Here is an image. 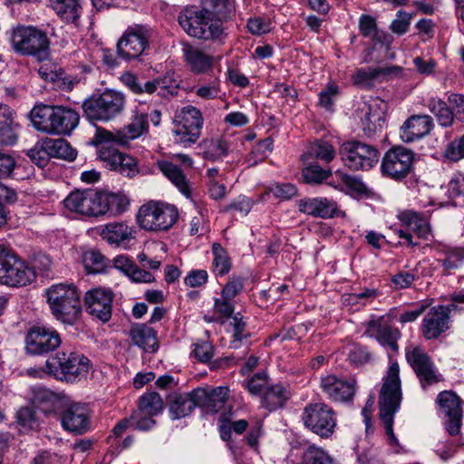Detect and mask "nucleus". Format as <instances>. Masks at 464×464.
Instances as JSON below:
<instances>
[{"label": "nucleus", "mask_w": 464, "mask_h": 464, "mask_svg": "<svg viewBox=\"0 0 464 464\" xmlns=\"http://www.w3.org/2000/svg\"><path fill=\"white\" fill-rule=\"evenodd\" d=\"M63 398V394L54 392L45 387L40 386L33 389V404L45 415L55 414L62 408Z\"/></svg>", "instance_id": "26"}, {"label": "nucleus", "mask_w": 464, "mask_h": 464, "mask_svg": "<svg viewBox=\"0 0 464 464\" xmlns=\"http://www.w3.org/2000/svg\"><path fill=\"white\" fill-rule=\"evenodd\" d=\"M402 67L397 65L360 68L353 73L352 81L361 88L371 89L374 86L375 81H387L392 77H400L402 76Z\"/></svg>", "instance_id": "22"}, {"label": "nucleus", "mask_w": 464, "mask_h": 464, "mask_svg": "<svg viewBox=\"0 0 464 464\" xmlns=\"http://www.w3.org/2000/svg\"><path fill=\"white\" fill-rule=\"evenodd\" d=\"M149 127L148 115L145 113L136 114L131 122L122 130L114 132L105 129H97L93 138L94 144L113 142L119 145H127L129 142L140 137Z\"/></svg>", "instance_id": "12"}, {"label": "nucleus", "mask_w": 464, "mask_h": 464, "mask_svg": "<svg viewBox=\"0 0 464 464\" xmlns=\"http://www.w3.org/2000/svg\"><path fill=\"white\" fill-rule=\"evenodd\" d=\"M414 152L403 146H393L382 159L381 171L386 178L395 181L406 179L413 169Z\"/></svg>", "instance_id": "11"}, {"label": "nucleus", "mask_w": 464, "mask_h": 464, "mask_svg": "<svg viewBox=\"0 0 464 464\" xmlns=\"http://www.w3.org/2000/svg\"><path fill=\"white\" fill-rule=\"evenodd\" d=\"M50 150L45 144V140L41 142H37L32 149H30L26 155L29 157L32 162L41 169L47 166L50 160Z\"/></svg>", "instance_id": "53"}, {"label": "nucleus", "mask_w": 464, "mask_h": 464, "mask_svg": "<svg viewBox=\"0 0 464 464\" xmlns=\"http://www.w3.org/2000/svg\"><path fill=\"white\" fill-rule=\"evenodd\" d=\"M136 234L133 226H129L125 222H111L102 228L100 236L111 245L121 246L134 239Z\"/></svg>", "instance_id": "27"}, {"label": "nucleus", "mask_w": 464, "mask_h": 464, "mask_svg": "<svg viewBox=\"0 0 464 464\" xmlns=\"http://www.w3.org/2000/svg\"><path fill=\"white\" fill-rule=\"evenodd\" d=\"M331 175L330 170H325L318 165H310L302 171V177L305 183L320 184Z\"/></svg>", "instance_id": "54"}, {"label": "nucleus", "mask_w": 464, "mask_h": 464, "mask_svg": "<svg viewBox=\"0 0 464 464\" xmlns=\"http://www.w3.org/2000/svg\"><path fill=\"white\" fill-rule=\"evenodd\" d=\"M445 257L439 260L443 267V273L450 275L459 269L464 261V247H450L444 251Z\"/></svg>", "instance_id": "48"}, {"label": "nucleus", "mask_w": 464, "mask_h": 464, "mask_svg": "<svg viewBox=\"0 0 464 464\" xmlns=\"http://www.w3.org/2000/svg\"><path fill=\"white\" fill-rule=\"evenodd\" d=\"M178 20L191 37L212 42H222L226 38L223 24L199 6H187L179 13Z\"/></svg>", "instance_id": "2"}, {"label": "nucleus", "mask_w": 464, "mask_h": 464, "mask_svg": "<svg viewBox=\"0 0 464 464\" xmlns=\"http://www.w3.org/2000/svg\"><path fill=\"white\" fill-rule=\"evenodd\" d=\"M62 340L59 333L44 325L30 327L24 338L25 351L31 355H43L56 350Z\"/></svg>", "instance_id": "13"}, {"label": "nucleus", "mask_w": 464, "mask_h": 464, "mask_svg": "<svg viewBox=\"0 0 464 464\" xmlns=\"http://www.w3.org/2000/svg\"><path fill=\"white\" fill-rule=\"evenodd\" d=\"M340 178L343 184L351 191L360 195L368 193V188L360 179L348 174H341Z\"/></svg>", "instance_id": "59"}, {"label": "nucleus", "mask_w": 464, "mask_h": 464, "mask_svg": "<svg viewBox=\"0 0 464 464\" xmlns=\"http://www.w3.org/2000/svg\"><path fill=\"white\" fill-rule=\"evenodd\" d=\"M399 372V364L392 362L383 379L378 400L380 424L383 428L387 440L391 445L398 444L393 433V418L400 409L402 398Z\"/></svg>", "instance_id": "1"}, {"label": "nucleus", "mask_w": 464, "mask_h": 464, "mask_svg": "<svg viewBox=\"0 0 464 464\" xmlns=\"http://www.w3.org/2000/svg\"><path fill=\"white\" fill-rule=\"evenodd\" d=\"M440 409L447 418L446 430L453 436L459 432L462 420V409L459 397L450 391L442 392L438 396Z\"/></svg>", "instance_id": "23"}, {"label": "nucleus", "mask_w": 464, "mask_h": 464, "mask_svg": "<svg viewBox=\"0 0 464 464\" xmlns=\"http://www.w3.org/2000/svg\"><path fill=\"white\" fill-rule=\"evenodd\" d=\"M199 7L222 24L235 12L234 0H200Z\"/></svg>", "instance_id": "39"}, {"label": "nucleus", "mask_w": 464, "mask_h": 464, "mask_svg": "<svg viewBox=\"0 0 464 464\" xmlns=\"http://www.w3.org/2000/svg\"><path fill=\"white\" fill-rule=\"evenodd\" d=\"M194 390L186 393H174L169 397V411L172 420L185 418L191 414L198 402Z\"/></svg>", "instance_id": "31"}, {"label": "nucleus", "mask_w": 464, "mask_h": 464, "mask_svg": "<svg viewBox=\"0 0 464 464\" xmlns=\"http://www.w3.org/2000/svg\"><path fill=\"white\" fill-rule=\"evenodd\" d=\"M125 106L126 96L123 92L106 89L100 95L86 99L82 108L89 121H109L121 114Z\"/></svg>", "instance_id": "4"}, {"label": "nucleus", "mask_w": 464, "mask_h": 464, "mask_svg": "<svg viewBox=\"0 0 464 464\" xmlns=\"http://www.w3.org/2000/svg\"><path fill=\"white\" fill-rule=\"evenodd\" d=\"M178 218L179 211L174 205L153 200L143 204L136 215L139 227L150 232L168 231Z\"/></svg>", "instance_id": "5"}, {"label": "nucleus", "mask_w": 464, "mask_h": 464, "mask_svg": "<svg viewBox=\"0 0 464 464\" xmlns=\"http://www.w3.org/2000/svg\"><path fill=\"white\" fill-rule=\"evenodd\" d=\"M182 51L187 65L194 73H204L213 67V57L198 47L187 44Z\"/></svg>", "instance_id": "32"}, {"label": "nucleus", "mask_w": 464, "mask_h": 464, "mask_svg": "<svg viewBox=\"0 0 464 464\" xmlns=\"http://www.w3.org/2000/svg\"><path fill=\"white\" fill-rule=\"evenodd\" d=\"M287 400L285 389L279 385H272L266 389L262 398V404L269 411H275L284 405Z\"/></svg>", "instance_id": "46"}, {"label": "nucleus", "mask_w": 464, "mask_h": 464, "mask_svg": "<svg viewBox=\"0 0 464 464\" xmlns=\"http://www.w3.org/2000/svg\"><path fill=\"white\" fill-rule=\"evenodd\" d=\"M12 46L16 53L35 56L43 61L49 56V39L47 34L36 27L18 25L12 31Z\"/></svg>", "instance_id": "8"}, {"label": "nucleus", "mask_w": 464, "mask_h": 464, "mask_svg": "<svg viewBox=\"0 0 464 464\" xmlns=\"http://www.w3.org/2000/svg\"><path fill=\"white\" fill-rule=\"evenodd\" d=\"M91 412L87 405L71 403L63 409L61 416L63 428L73 434L82 435L89 430Z\"/></svg>", "instance_id": "21"}, {"label": "nucleus", "mask_w": 464, "mask_h": 464, "mask_svg": "<svg viewBox=\"0 0 464 464\" xmlns=\"http://www.w3.org/2000/svg\"><path fill=\"white\" fill-rule=\"evenodd\" d=\"M50 157L72 161L77 157V151L63 139H45Z\"/></svg>", "instance_id": "45"}, {"label": "nucleus", "mask_w": 464, "mask_h": 464, "mask_svg": "<svg viewBox=\"0 0 464 464\" xmlns=\"http://www.w3.org/2000/svg\"><path fill=\"white\" fill-rule=\"evenodd\" d=\"M411 16L404 11H399L397 18L392 21L391 30L398 34H403L408 31Z\"/></svg>", "instance_id": "64"}, {"label": "nucleus", "mask_w": 464, "mask_h": 464, "mask_svg": "<svg viewBox=\"0 0 464 464\" xmlns=\"http://www.w3.org/2000/svg\"><path fill=\"white\" fill-rule=\"evenodd\" d=\"M44 371L59 381L73 382L88 372L89 360L75 353L59 352L46 360Z\"/></svg>", "instance_id": "6"}, {"label": "nucleus", "mask_w": 464, "mask_h": 464, "mask_svg": "<svg viewBox=\"0 0 464 464\" xmlns=\"http://www.w3.org/2000/svg\"><path fill=\"white\" fill-rule=\"evenodd\" d=\"M434 127L430 115L411 116L401 128V137L405 142H412L428 135Z\"/></svg>", "instance_id": "25"}, {"label": "nucleus", "mask_w": 464, "mask_h": 464, "mask_svg": "<svg viewBox=\"0 0 464 464\" xmlns=\"http://www.w3.org/2000/svg\"><path fill=\"white\" fill-rule=\"evenodd\" d=\"M363 122V130L368 133L376 131L377 127L381 126L383 118L378 110H372V106L368 105L367 110L362 119Z\"/></svg>", "instance_id": "56"}, {"label": "nucleus", "mask_w": 464, "mask_h": 464, "mask_svg": "<svg viewBox=\"0 0 464 464\" xmlns=\"http://www.w3.org/2000/svg\"><path fill=\"white\" fill-rule=\"evenodd\" d=\"M55 112L56 105L35 104L30 111V119L34 129L51 134Z\"/></svg>", "instance_id": "33"}, {"label": "nucleus", "mask_w": 464, "mask_h": 464, "mask_svg": "<svg viewBox=\"0 0 464 464\" xmlns=\"http://www.w3.org/2000/svg\"><path fill=\"white\" fill-rule=\"evenodd\" d=\"M427 107L436 117L442 127H450L454 122V113L446 102L439 97H431L427 102Z\"/></svg>", "instance_id": "41"}, {"label": "nucleus", "mask_w": 464, "mask_h": 464, "mask_svg": "<svg viewBox=\"0 0 464 464\" xmlns=\"http://www.w3.org/2000/svg\"><path fill=\"white\" fill-rule=\"evenodd\" d=\"M47 302L58 321L72 325L79 320L82 314L81 295L75 285H52L47 290Z\"/></svg>", "instance_id": "3"}, {"label": "nucleus", "mask_w": 464, "mask_h": 464, "mask_svg": "<svg viewBox=\"0 0 464 464\" xmlns=\"http://www.w3.org/2000/svg\"><path fill=\"white\" fill-rule=\"evenodd\" d=\"M130 421L131 425L140 430H149L156 424V420L153 419V416L146 414L139 410L132 413L130 416Z\"/></svg>", "instance_id": "57"}, {"label": "nucleus", "mask_w": 464, "mask_h": 464, "mask_svg": "<svg viewBox=\"0 0 464 464\" xmlns=\"http://www.w3.org/2000/svg\"><path fill=\"white\" fill-rule=\"evenodd\" d=\"M334 149L331 144L324 141H316L310 145L307 153L303 155V159L311 157L330 162L334 158Z\"/></svg>", "instance_id": "52"}, {"label": "nucleus", "mask_w": 464, "mask_h": 464, "mask_svg": "<svg viewBox=\"0 0 464 464\" xmlns=\"http://www.w3.org/2000/svg\"><path fill=\"white\" fill-rule=\"evenodd\" d=\"M80 116L70 107L56 105L52 135H70L79 124Z\"/></svg>", "instance_id": "30"}, {"label": "nucleus", "mask_w": 464, "mask_h": 464, "mask_svg": "<svg viewBox=\"0 0 464 464\" xmlns=\"http://www.w3.org/2000/svg\"><path fill=\"white\" fill-rule=\"evenodd\" d=\"M122 84L127 87L134 94H152L154 84L150 81L142 83L138 76L130 72H125L120 77Z\"/></svg>", "instance_id": "51"}, {"label": "nucleus", "mask_w": 464, "mask_h": 464, "mask_svg": "<svg viewBox=\"0 0 464 464\" xmlns=\"http://www.w3.org/2000/svg\"><path fill=\"white\" fill-rule=\"evenodd\" d=\"M405 356L423 389L440 381L430 358L420 347L416 346L412 349H408Z\"/></svg>", "instance_id": "18"}, {"label": "nucleus", "mask_w": 464, "mask_h": 464, "mask_svg": "<svg viewBox=\"0 0 464 464\" xmlns=\"http://www.w3.org/2000/svg\"><path fill=\"white\" fill-rule=\"evenodd\" d=\"M212 253L214 256L212 266L213 272L217 276L227 275L231 268L230 258L227 251L218 243H214L212 246Z\"/></svg>", "instance_id": "50"}, {"label": "nucleus", "mask_w": 464, "mask_h": 464, "mask_svg": "<svg viewBox=\"0 0 464 464\" xmlns=\"http://www.w3.org/2000/svg\"><path fill=\"white\" fill-rule=\"evenodd\" d=\"M99 204L101 216L108 212L118 215L127 209L130 200L121 193L99 192Z\"/></svg>", "instance_id": "38"}, {"label": "nucleus", "mask_w": 464, "mask_h": 464, "mask_svg": "<svg viewBox=\"0 0 464 464\" xmlns=\"http://www.w3.org/2000/svg\"><path fill=\"white\" fill-rule=\"evenodd\" d=\"M163 408V401L160 395L156 392H146L140 398L138 410L146 414L155 416L160 413Z\"/></svg>", "instance_id": "49"}, {"label": "nucleus", "mask_w": 464, "mask_h": 464, "mask_svg": "<svg viewBox=\"0 0 464 464\" xmlns=\"http://www.w3.org/2000/svg\"><path fill=\"white\" fill-rule=\"evenodd\" d=\"M453 307H455L454 304L437 305L425 314L421 332L427 340L438 338L450 328V314Z\"/></svg>", "instance_id": "20"}, {"label": "nucleus", "mask_w": 464, "mask_h": 464, "mask_svg": "<svg viewBox=\"0 0 464 464\" xmlns=\"http://www.w3.org/2000/svg\"><path fill=\"white\" fill-rule=\"evenodd\" d=\"M202 125L203 118L199 110L188 106L181 111L177 126L183 128L185 130L195 131V133H192V136L196 137L195 135L201 134Z\"/></svg>", "instance_id": "42"}, {"label": "nucleus", "mask_w": 464, "mask_h": 464, "mask_svg": "<svg viewBox=\"0 0 464 464\" xmlns=\"http://www.w3.org/2000/svg\"><path fill=\"white\" fill-rule=\"evenodd\" d=\"M34 278V270L21 260L9 246L0 244V284L21 287L31 284Z\"/></svg>", "instance_id": "7"}, {"label": "nucleus", "mask_w": 464, "mask_h": 464, "mask_svg": "<svg viewBox=\"0 0 464 464\" xmlns=\"http://www.w3.org/2000/svg\"><path fill=\"white\" fill-rule=\"evenodd\" d=\"M443 157L453 162L464 159V134L459 139H455L446 146Z\"/></svg>", "instance_id": "55"}, {"label": "nucleus", "mask_w": 464, "mask_h": 464, "mask_svg": "<svg viewBox=\"0 0 464 464\" xmlns=\"http://www.w3.org/2000/svg\"><path fill=\"white\" fill-rule=\"evenodd\" d=\"M228 388L219 386L214 389L197 388L194 389V396L198 407L207 412L216 413L224 408L228 398Z\"/></svg>", "instance_id": "24"}, {"label": "nucleus", "mask_w": 464, "mask_h": 464, "mask_svg": "<svg viewBox=\"0 0 464 464\" xmlns=\"http://www.w3.org/2000/svg\"><path fill=\"white\" fill-rule=\"evenodd\" d=\"M401 228L414 233L419 238H427L430 232L427 219L414 211H403L399 215Z\"/></svg>", "instance_id": "35"}, {"label": "nucleus", "mask_w": 464, "mask_h": 464, "mask_svg": "<svg viewBox=\"0 0 464 464\" xmlns=\"http://www.w3.org/2000/svg\"><path fill=\"white\" fill-rule=\"evenodd\" d=\"M52 8L62 20L75 24L82 13L80 0H50Z\"/></svg>", "instance_id": "40"}, {"label": "nucleus", "mask_w": 464, "mask_h": 464, "mask_svg": "<svg viewBox=\"0 0 464 464\" xmlns=\"http://www.w3.org/2000/svg\"><path fill=\"white\" fill-rule=\"evenodd\" d=\"M133 343L146 352H155L158 348L156 331L146 324H135L130 331Z\"/></svg>", "instance_id": "36"}, {"label": "nucleus", "mask_w": 464, "mask_h": 464, "mask_svg": "<svg viewBox=\"0 0 464 464\" xmlns=\"http://www.w3.org/2000/svg\"><path fill=\"white\" fill-rule=\"evenodd\" d=\"M63 206L71 212L87 217L100 214L99 192L92 189L73 190L63 200Z\"/></svg>", "instance_id": "17"}, {"label": "nucleus", "mask_w": 464, "mask_h": 464, "mask_svg": "<svg viewBox=\"0 0 464 464\" xmlns=\"http://www.w3.org/2000/svg\"><path fill=\"white\" fill-rule=\"evenodd\" d=\"M79 82L80 79L77 76L68 75L63 71L59 70L58 77L54 84L62 91L70 92Z\"/></svg>", "instance_id": "63"}, {"label": "nucleus", "mask_w": 464, "mask_h": 464, "mask_svg": "<svg viewBox=\"0 0 464 464\" xmlns=\"http://www.w3.org/2000/svg\"><path fill=\"white\" fill-rule=\"evenodd\" d=\"M339 154L343 164L352 170H369L380 160V152L374 146L359 140L343 143Z\"/></svg>", "instance_id": "10"}, {"label": "nucleus", "mask_w": 464, "mask_h": 464, "mask_svg": "<svg viewBox=\"0 0 464 464\" xmlns=\"http://www.w3.org/2000/svg\"><path fill=\"white\" fill-rule=\"evenodd\" d=\"M355 381L346 380L334 374H327L320 380V388L327 398L335 402H347L355 394Z\"/></svg>", "instance_id": "19"}, {"label": "nucleus", "mask_w": 464, "mask_h": 464, "mask_svg": "<svg viewBox=\"0 0 464 464\" xmlns=\"http://www.w3.org/2000/svg\"><path fill=\"white\" fill-rule=\"evenodd\" d=\"M367 332L374 335L382 345L389 346L395 353L398 351L397 341L401 337V332L395 327L382 324V317L370 320L367 323Z\"/></svg>", "instance_id": "29"}, {"label": "nucleus", "mask_w": 464, "mask_h": 464, "mask_svg": "<svg viewBox=\"0 0 464 464\" xmlns=\"http://www.w3.org/2000/svg\"><path fill=\"white\" fill-rule=\"evenodd\" d=\"M267 383L266 373L260 372L254 374L253 377L246 382L245 387L251 394L257 395L266 387Z\"/></svg>", "instance_id": "58"}, {"label": "nucleus", "mask_w": 464, "mask_h": 464, "mask_svg": "<svg viewBox=\"0 0 464 464\" xmlns=\"http://www.w3.org/2000/svg\"><path fill=\"white\" fill-rule=\"evenodd\" d=\"M300 212L314 218H333L336 210V204L326 198H304L298 201Z\"/></svg>", "instance_id": "28"}, {"label": "nucleus", "mask_w": 464, "mask_h": 464, "mask_svg": "<svg viewBox=\"0 0 464 464\" xmlns=\"http://www.w3.org/2000/svg\"><path fill=\"white\" fill-rule=\"evenodd\" d=\"M205 160L215 161L227 154V143L221 139L204 140L198 145Z\"/></svg>", "instance_id": "44"}, {"label": "nucleus", "mask_w": 464, "mask_h": 464, "mask_svg": "<svg viewBox=\"0 0 464 464\" xmlns=\"http://www.w3.org/2000/svg\"><path fill=\"white\" fill-rule=\"evenodd\" d=\"M99 145L101 147L98 157L108 169L130 179L140 173L138 160L135 158L119 151L108 143Z\"/></svg>", "instance_id": "15"}, {"label": "nucleus", "mask_w": 464, "mask_h": 464, "mask_svg": "<svg viewBox=\"0 0 464 464\" xmlns=\"http://www.w3.org/2000/svg\"><path fill=\"white\" fill-rule=\"evenodd\" d=\"M304 426L321 438L333 435L336 427V412L323 401L308 403L302 415Z\"/></svg>", "instance_id": "9"}, {"label": "nucleus", "mask_w": 464, "mask_h": 464, "mask_svg": "<svg viewBox=\"0 0 464 464\" xmlns=\"http://www.w3.org/2000/svg\"><path fill=\"white\" fill-rule=\"evenodd\" d=\"M243 279L232 277L224 286L221 296L224 299H234L243 290Z\"/></svg>", "instance_id": "60"}, {"label": "nucleus", "mask_w": 464, "mask_h": 464, "mask_svg": "<svg viewBox=\"0 0 464 464\" xmlns=\"http://www.w3.org/2000/svg\"><path fill=\"white\" fill-rule=\"evenodd\" d=\"M272 194L280 199H290L297 194L296 188L290 183L276 184L271 188Z\"/></svg>", "instance_id": "62"}, {"label": "nucleus", "mask_w": 464, "mask_h": 464, "mask_svg": "<svg viewBox=\"0 0 464 464\" xmlns=\"http://www.w3.org/2000/svg\"><path fill=\"white\" fill-rule=\"evenodd\" d=\"M15 112L8 105L0 103V143L14 144L17 140Z\"/></svg>", "instance_id": "34"}, {"label": "nucleus", "mask_w": 464, "mask_h": 464, "mask_svg": "<svg viewBox=\"0 0 464 464\" xmlns=\"http://www.w3.org/2000/svg\"><path fill=\"white\" fill-rule=\"evenodd\" d=\"M157 165L163 175L166 176L185 197H190L189 181L179 167L167 160L158 161Z\"/></svg>", "instance_id": "37"}, {"label": "nucleus", "mask_w": 464, "mask_h": 464, "mask_svg": "<svg viewBox=\"0 0 464 464\" xmlns=\"http://www.w3.org/2000/svg\"><path fill=\"white\" fill-rule=\"evenodd\" d=\"M150 82L154 84L153 93L158 91L162 97L177 95L180 82L174 72H167L163 77Z\"/></svg>", "instance_id": "47"}, {"label": "nucleus", "mask_w": 464, "mask_h": 464, "mask_svg": "<svg viewBox=\"0 0 464 464\" xmlns=\"http://www.w3.org/2000/svg\"><path fill=\"white\" fill-rule=\"evenodd\" d=\"M338 88L331 84L319 93V105L327 111H333L334 99L337 95Z\"/></svg>", "instance_id": "61"}, {"label": "nucleus", "mask_w": 464, "mask_h": 464, "mask_svg": "<svg viewBox=\"0 0 464 464\" xmlns=\"http://www.w3.org/2000/svg\"><path fill=\"white\" fill-rule=\"evenodd\" d=\"M359 29L364 37H372L376 42L390 44L392 36L382 31H379L376 20L368 14H362L359 19Z\"/></svg>", "instance_id": "43"}, {"label": "nucleus", "mask_w": 464, "mask_h": 464, "mask_svg": "<svg viewBox=\"0 0 464 464\" xmlns=\"http://www.w3.org/2000/svg\"><path fill=\"white\" fill-rule=\"evenodd\" d=\"M114 295L111 290L96 287L88 290L83 297L86 311L102 323H107L111 317L112 301Z\"/></svg>", "instance_id": "16"}, {"label": "nucleus", "mask_w": 464, "mask_h": 464, "mask_svg": "<svg viewBox=\"0 0 464 464\" xmlns=\"http://www.w3.org/2000/svg\"><path fill=\"white\" fill-rule=\"evenodd\" d=\"M150 30L140 24L127 28L117 44V53L124 60L139 58L149 47Z\"/></svg>", "instance_id": "14"}]
</instances>
